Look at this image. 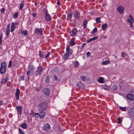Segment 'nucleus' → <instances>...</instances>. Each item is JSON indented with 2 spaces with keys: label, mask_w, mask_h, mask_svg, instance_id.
Wrapping results in <instances>:
<instances>
[{
  "label": "nucleus",
  "mask_w": 134,
  "mask_h": 134,
  "mask_svg": "<svg viewBox=\"0 0 134 134\" xmlns=\"http://www.w3.org/2000/svg\"><path fill=\"white\" fill-rule=\"evenodd\" d=\"M66 52L64 53L63 55V58L64 60H66L68 59L69 57L73 53V50L70 49L69 46H67L66 48Z\"/></svg>",
  "instance_id": "obj_1"
},
{
  "label": "nucleus",
  "mask_w": 134,
  "mask_h": 134,
  "mask_svg": "<svg viewBox=\"0 0 134 134\" xmlns=\"http://www.w3.org/2000/svg\"><path fill=\"white\" fill-rule=\"evenodd\" d=\"M34 66L31 64L29 65L28 66V70L27 71V75L28 76V80H29L30 78V75H32L34 72Z\"/></svg>",
  "instance_id": "obj_2"
},
{
  "label": "nucleus",
  "mask_w": 134,
  "mask_h": 134,
  "mask_svg": "<svg viewBox=\"0 0 134 134\" xmlns=\"http://www.w3.org/2000/svg\"><path fill=\"white\" fill-rule=\"evenodd\" d=\"M47 103L43 102L39 104L38 107V110L40 111L44 110L47 109Z\"/></svg>",
  "instance_id": "obj_3"
},
{
  "label": "nucleus",
  "mask_w": 134,
  "mask_h": 134,
  "mask_svg": "<svg viewBox=\"0 0 134 134\" xmlns=\"http://www.w3.org/2000/svg\"><path fill=\"white\" fill-rule=\"evenodd\" d=\"M43 70V67L41 66H38L36 69V72L35 73V76L41 75Z\"/></svg>",
  "instance_id": "obj_4"
},
{
  "label": "nucleus",
  "mask_w": 134,
  "mask_h": 134,
  "mask_svg": "<svg viewBox=\"0 0 134 134\" xmlns=\"http://www.w3.org/2000/svg\"><path fill=\"white\" fill-rule=\"evenodd\" d=\"M129 17L131 19H128L127 20V21L129 23V24L131 27H133V25L132 24L134 22V20L132 16L131 15H130Z\"/></svg>",
  "instance_id": "obj_5"
},
{
  "label": "nucleus",
  "mask_w": 134,
  "mask_h": 134,
  "mask_svg": "<svg viewBox=\"0 0 134 134\" xmlns=\"http://www.w3.org/2000/svg\"><path fill=\"white\" fill-rule=\"evenodd\" d=\"M129 115L131 117H134V108L132 107L130 108L128 111Z\"/></svg>",
  "instance_id": "obj_6"
},
{
  "label": "nucleus",
  "mask_w": 134,
  "mask_h": 134,
  "mask_svg": "<svg viewBox=\"0 0 134 134\" xmlns=\"http://www.w3.org/2000/svg\"><path fill=\"white\" fill-rule=\"evenodd\" d=\"M126 97L127 98L132 101L134 102V95L130 93L126 94Z\"/></svg>",
  "instance_id": "obj_7"
},
{
  "label": "nucleus",
  "mask_w": 134,
  "mask_h": 134,
  "mask_svg": "<svg viewBox=\"0 0 134 134\" xmlns=\"http://www.w3.org/2000/svg\"><path fill=\"white\" fill-rule=\"evenodd\" d=\"M124 10V7L122 6H119L117 8V10L120 14H122Z\"/></svg>",
  "instance_id": "obj_8"
},
{
  "label": "nucleus",
  "mask_w": 134,
  "mask_h": 134,
  "mask_svg": "<svg viewBox=\"0 0 134 134\" xmlns=\"http://www.w3.org/2000/svg\"><path fill=\"white\" fill-rule=\"evenodd\" d=\"M44 93L48 97L50 96V91L49 89L47 88H46L44 90Z\"/></svg>",
  "instance_id": "obj_9"
},
{
  "label": "nucleus",
  "mask_w": 134,
  "mask_h": 134,
  "mask_svg": "<svg viewBox=\"0 0 134 134\" xmlns=\"http://www.w3.org/2000/svg\"><path fill=\"white\" fill-rule=\"evenodd\" d=\"M50 126L49 124L44 125L43 127V129L44 131H47L50 129Z\"/></svg>",
  "instance_id": "obj_10"
},
{
  "label": "nucleus",
  "mask_w": 134,
  "mask_h": 134,
  "mask_svg": "<svg viewBox=\"0 0 134 134\" xmlns=\"http://www.w3.org/2000/svg\"><path fill=\"white\" fill-rule=\"evenodd\" d=\"M35 33L36 34H39L40 35H43V32L41 28L38 29L36 28L35 30Z\"/></svg>",
  "instance_id": "obj_11"
},
{
  "label": "nucleus",
  "mask_w": 134,
  "mask_h": 134,
  "mask_svg": "<svg viewBox=\"0 0 134 134\" xmlns=\"http://www.w3.org/2000/svg\"><path fill=\"white\" fill-rule=\"evenodd\" d=\"M22 107L21 106H17L16 107V109L17 111L20 115H21L22 114Z\"/></svg>",
  "instance_id": "obj_12"
},
{
  "label": "nucleus",
  "mask_w": 134,
  "mask_h": 134,
  "mask_svg": "<svg viewBox=\"0 0 134 134\" xmlns=\"http://www.w3.org/2000/svg\"><path fill=\"white\" fill-rule=\"evenodd\" d=\"M77 86L81 88L84 89L85 87L84 84L81 82H78L77 83Z\"/></svg>",
  "instance_id": "obj_13"
},
{
  "label": "nucleus",
  "mask_w": 134,
  "mask_h": 134,
  "mask_svg": "<svg viewBox=\"0 0 134 134\" xmlns=\"http://www.w3.org/2000/svg\"><path fill=\"white\" fill-rule=\"evenodd\" d=\"M8 77H6L5 78H3L2 79V80L1 81V83L2 84H5L8 81Z\"/></svg>",
  "instance_id": "obj_14"
},
{
  "label": "nucleus",
  "mask_w": 134,
  "mask_h": 134,
  "mask_svg": "<svg viewBox=\"0 0 134 134\" xmlns=\"http://www.w3.org/2000/svg\"><path fill=\"white\" fill-rule=\"evenodd\" d=\"M20 90L19 89H17L16 91L15 96H16V99L18 100L19 99V95L20 94Z\"/></svg>",
  "instance_id": "obj_15"
},
{
  "label": "nucleus",
  "mask_w": 134,
  "mask_h": 134,
  "mask_svg": "<svg viewBox=\"0 0 134 134\" xmlns=\"http://www.w3.org/2000/svg\"><path fill=\"white\" fill-rule=\"evenodd\" d=\"M6 68L0 67V73L1 74H4L6 72Z\"/></svg>",
  "instance_id": "obj_16"
},
{
  "label": "nucleus",
  "mask_w": 134,
  "mask_h": 134,
  "mask_svg": "<svg viewBox=\"0 0 134 134\" xmlns=\"http://www.w3.org/2000/svg\"><path fill=\"white\" fill-rule=\"evenodd\" d=\"M71 32L72 34H71V35L72 36L75 35L77 32L78 31L76 30V28H74L72 30Z\"/></svg>",
  "instance_id": "obj_17"
},
{
  "label": "nucleus",
  "mask_w": 134,
  "mask_h": 134,
  "mask_svg": "<svg viewBox=\"0 0 134 134\" xmlns=\"http://www.w3.org/2000/svg\"><path fill=\"white\" fill-rule=\"evenodd\" d=\"M45 114V113L44 111H42L39 114V117L41 119H43L44 117Z\"/></svg>",
  "instance_id": "obj_18"
},
{
  "label": "nucleus",
  "mask_w": 134,
  "mask_h": 134,
  "mask_svg": "<svg viewBox=\"0 0 134 134\" xmlns=\"http://www.w3.org/2000/svg\"><path fill=\"white\" fill-rule=\"evenodd\" d=\"M15 24L13 23L12 22L11 24L10 31L11 32H13L15 30Z\"/></svg>",
  "instance_id": "obj_19"
},
{
  "label": "nucleus",
  "mask_w": 134,
  "mask_h": 134,
  "mask_svg": "<svg viewBox=\"0 0 134 134\" xmlns=\"http://www.w3.org/2000/svg\"><path fill=\"white\" fill-rule=\"evenodd\" d=\"M45 54H46V52H44L41 51H39V55L41 58H44V57Z\"/></svg>",
  "instance_id": "obj_20"
},
{
  "label": "nucleus",
  "mask_w": 134,
  "mask_h": 134,
  "mask_svg": "<svg viewBox=\"0 0 134 134\" xmlns=\"http://www.w3.org/2000/svg\"><path fill=\"white\" fill-rule=\"evenodd\" d=\"M73 14V13L72 12H70V13H69L67 15V17L66 18V19L67 20H69L72 17V16Z\"/></svg>",
  "instance_id": "obj_21"
},
{
  "label": "nucleus",
  "mask_w": 134,
  "mask_h": 134,
  "mask_svg": "<svg viewBox=\"0 0 134 134\" xmlns=\"http://www.w3.org/2000/svg\"><path fill=\"white\" fill-rule=\"evenodd\" d=\"M74 38H72L71 40L70 43L69 44V46H73L76 43L74 41Z\"/></svg>",
  "instance_id": "obj_22"
},
{
  "label": "nucleus",
  "mask_w": 134,
  "mask_h": 134,
  "mask_svg": "<svg viewBox=\"0 0 134 134\" xmlns=\"http://www.w3.org/2000/svg\"><path fill=\"white\" fill-rule=\"evenodd\" d=\"M74 17L77 18H79L80 16V14L77 11H75V13L74 14Z\"/></svg>",
  "instance_id": "obj_23"
},
{
  "label": "nucleus",
  "mask_w": 134,
  "mask_h": 134,
  "mask_svg": "<svg viewBox=\"0 0 134 134\" xmlns=\"http://www.w3.org/2000/svg\"><path fill=\"white\" fill-rule=\"evenodd\" d=\"M45 19L46 21H49L51 20V17L50 15L48 14L45 15Z\"/></svg>",
  "instance_id": "obj_24"
},
{
  "label": "nucleus",
  "mask_w": 134,
  "mask_h": 134,
  "mask_svg": "<svg viewBox=\"0 0 134 134\" xmlns=\"http://www.w3.org/2000/svg\"><path fill=\"white\" fill-rule=\"evenodd\" d=\"M98 38L97 36L93 37L92 38L87 40V43H89L92 41L98 39Z\"/></svg>",
  "instance_id": "obj_25"
},
{
  "label": "nucleus",
  "mask_w": 134,
  "mask_h": 134,
  "mask_svg": "<svg viewBox=\"0 0 134 134\" xmlns=\"http://www.w3.org/2000/svg\"><path fill=\"white\" fill-rule=\"evenodd\" d=\"M1 67H0L6 68L7 67V64L4 62H2L1 64Z\"/></svg>",
  "instance_id": "obj_26"
},
{
  "label": "nucleus",
  "mask_w": 134,
  "mask_h": 134,
  "mask_svg": "<svg viewBox=\"0 0 134 134\" xmlns=\"http://www.w3.org/2000/svg\"><path fill=\"white\" fill-rule=\"evenodd\" d=\"M20 127L24 129H25L27 127V125L26 123H23L20 125Z\"/></svg>",
  "instance_id": "obj_27"
},
{
  "label": "nucleus",
  "mask_w": 134,
  "mask_h": 134,
  "mask_svg": "<svg viewBox=\"0 0 134 134\" xmlns=\"http://www.w3.org/2000/svg\"><path fill=\"white\" fill-rule=\"evenodd\" d=\"M88 21L86 19L83 22V27L85 29L86 28V25Z\"/></svg>",
  "instance_id": "obj_28"
},
{
  "label": "nucleus",
  "mask_w": 134,
  "mask_h": 134,
  "mask_svg": "<svg viewBox=\"0 0 134 134\" xmlns=\"http://www.w3.org/2000/svg\"><path fill=\"white\" fill-rule=\"evenodd\" d=\"M110 63V60H107L106 61H103L102 62V64L103 65H107L108 64H109Z\"/></svg>",
  "instance_id": "obj_29"
},
{
  "label": "nucleus",
  "mask_w": 134,
  "mask_h": 134,
  "mask_svg": "<svg viewBox=\"0 0 134 134\" xmlns=\"http://www.w3.org/2000/svg\"><path fill=\"white\" fill-rule=\"evenodd\" d=\"M103 80L104 79L103 77H100L99 78L98 81L99 82L102 83L104 82Z\"/></svg>",
  "instance_id": "obj_30"
},
{
  "label": "nucleus",
  "mask_w": 134,
  "mask_h": 134,
  "mask_svg": "<svg viewBox=\"0 0 134 134\" xmlns=\"http://www.w3.org/2000/svg\"><path fill=\"white\" fill-rule=\"evenodd\" d=\"M107 24L106 23H105L102 25V30H104L105 29L106 27H107Z\"/></svg>",
  "instance_id": "obj_31"
},
{
  "label": "nucleus",
  "mask_w": 134,
  "mask_h": 134,
  "mask_svg": "<svg viewBox=\"0 0 134 134\" xmlns=\"http://www.w3.org/2000/svg\"><path fill=\"white\" fill-rule=\"evenodd\" d=\"M113 90L115 91H116L118 90V87L116 85H114L112 86Z\"/></svg>",
  "instance_id": "obj_32"
},
{
  "label": "nucleus",
  "mask_w": 134,
  "mask_h": 134,
  "mask_svg": "<svg viewBox=\"0 0 134 134\" xmlns=\"http://www.w3.org/2000/svg\"><path fill=\"white\" fill-rule=\"evenodd\" d=\"M18 13L17 12L15 13L13 15V17L14 19H15L18 17Z\"/></svg>",
  "instance_id": "obj_33"
},
{
  "label": "nucleus",
  "mask_w": 134,
  "mask_h": 134,
  "mask_svg": "<svg viewBox=\"0 0 134 134\" xmlns=\"http://www.w3.org/2000/svg\"><path fill=\"white\" fill-rule=\"evenodd\" d=\"M119 108L120 110L123 111L126 110V107H119Z\"/></svg>",
  "instance_id": "obj_34"
},
{
  "label": "nucleus",
  "mask_w": 134,
  "mask_h": 134,
  "mask_svg": "<svg viewBox=\"0 0 134 134\" xmlns=\"http://www.w3.org/2000/svg\"><path fill=\"white\" fill-rule=\"evenodd\" d=\"M24 6V4L23 3H21L19 5V9L20 10H21Z\"/></svg>",
  "instance_id": "obj_35"
},
{
  "label": "nucleus",
  "mask_w": 134,
  "mask_h": 134,
  "mask_svg": "<svg viewBox=\"0 0 134 134\" xmlns=\"http://www.w3.org/2000/svg\"><path fill=\"white\" fill-rule=\"evenodd\" d=\"M96 22L97 23H99L101 22L100 18V17L97 18H96Z\"/></svg>",
  "instance_id": "obj_36"
},
{
  "label": "nucleus",
  "mask_w": 134,
  "mask_h": 134,
  "mask_svg": "<svg viewBox=\"0 0 134 134\" xmlns=\"http://www.w3.org/2000/svg\"><path fill=\"white\" fill-rule=\"evenodd\" d=\"M45 82L47 83H48L50 81H49V76H47L46 78L45 79Z\"/></svg>",
  "instance_id": "obj_37"
},
{
  "label": "nucleus",
  "mask_w": 134,
  "mask_h": 134,
  "mask_svg": "<svg viewBox=\"0 0 134 134\" xmlns=\"http://www.w3.org/2000/svg\"><path fill=\"white\" fill-rule=\"evenodd\" d=\"M74 64L75 67L77 68L79 65V63L77 61H76L74 63Z\"/></svg>",
  "instance_id": "obj_38"
},
{
  "label": "nucleus",
  "mask_w": 134,
  "mask_h": 134,
  "mask_svg": "<svg viewBox=\"0 0 134 134\" xmlns=\"http://www.w3.org/2000/svg\"><path fill=\"white\" fill-rule=\"evenodd\" d=\"M27 33V31L26 30L23 31L22 32V34H23L24 36H26Z\"/></svg>",
  "instance_id": "obj_39"
},
{
  "label": "nucleus",
  "mask_w": 134,
  "mask_h": 134,
  "mask_svg": "<svg viewBox=\"0 0 134 134\" xmlns=\"http://www.w3.org/2000/svg\"><path fill=\"white\" fill-rule=\"evenodd\" d=\"M19 132L20 134H25V133L22 131L21 129L19 128L18 129Z\"/></svg>",
  "instance_id": "obj_40"
},
{
  "label": "nucleus",
  "mask_w": 134,
  "mask_h": 134,
  "mask_svg": "<svg viewBox=\"0 0 134 134\" xmlns=\"http://www.w3.org/2000/svg\"><path fill=\"white\" fill-rule=\"evenodd\" d=\"M97 32V27H95L92 31V34L94 33Z\"/></svg>",
  "instance_id": "obj_41"
},
{
  "label": "nucleus",
  "mask_w": 134,
  "mask_h": 134,
  "mask_svg": "<svg viewBox=\"0 0 134 134\" xmlns=\"http://www.w3.org/2000/svg\"><path fill=\"white\" fill-rule=\"evenodd\" d=\"M10 32V30H6L5 32L6 35L8 37L9 35Z\"/></svg>",
  "instance_id": "obj_42"
},
{
  "label": "nucleus",
  "mask_w": 134,
  "mask_h": 134,
  "mask_svg": "<svg viewBox=\"0 0 134 134\" xmlns=\"http://www.w3.org/2000/svg\"><path fill=\"white\" fill-rule=\"evenodd\" d=\"M12 61L10 60L9 62V64L8 66V67L9 68H10L12 66Z\"/></svg>",
  "instance_id": "obj_43"
},
{
  "label": "nucleus",
  "mask_w": 134,
  "mask_h": 134,
  "mask_svg": "<svg viewBox=\"0 0 134 134\" xmlns=\"http://www.w3.org/2000/svg\"><path fill=\"white\" fill-rule=\"evenodd\" d=\"M45 15L48 14V12L47 9L46 8H44L43 9Z\"/></svg>",
  "instance_id": "obj_44"
},
{
  "label": "nucleus",
  "mask_w": 134,
  "mask_h": 134,
  "mask_svg": "<svg viewBox=\"0 0 134 134\" xmlns=\"http://www.w3.org/2000/svg\"><path fill=\"white\" fill-rule=\"evenodd\" d=\"M81 78L83 81H85L86 80V78L83 76L81 77Z\"/></svg>",
  "instance_id": "obj_45"
},
{
  "label": "nucleus",
  "mask_w": 134,
  "mask_h": 134,
  "mask_svg": "<svg viewBox=\"0 0 134 134\" xmlns=\"http://www.w3.org/2000/svg\"><path fill=\"white\" fill-rule=\"evenodd\" d=\"M121 119L120 118H119L118 119V121L117 123L118 124H120V123L121 122Z\"/></svg>",
  "instance_id": "obj_46"
},
{
  "label": "nucleus",
  "mask_w": 134,
  "mask_h": 134,
  "mask_svg": "<svg viewBox=\"0 0 134 134\" xmlns=\"http://www.w3.org/2000/svg\"><path fill=\"white\" fill-rule=\"evenodd\" d=\"M10 24H8L7 25V27L6 28V30H10Z\"/></svg>",
  "instance_id": "obj_47"
},
{
  "label": "nucleus",
  "mask_w": 134,
  "mask_h": 134,
  "mask_svg": "<svg viewBox=\"0 0 134 134\" xmlns=\"http://www.w3.org/2000/svg\"><path fill=\"white\" fill-rule=\"evenodd\" d=\"M50 53L49 52H48L47 53V54L45 56V59H46L47 58H48L49 57L50 55Z\"/></svg>",
  "instance_id": "obj_48"
},
{
  "label": "nucleus",
  "mask_w": 134,
  "mask_h": 134,
  "mask_svg": "<svg viewBox=\"0 0 134 134\" xmlns=\"http://www.w3.org/2000/svg\"><path fill=\"white\" fill-rule=\"evenodd\" d=\"M90 54H91V53L90 52H87V53H86V54L87 57V58H88L89 57V55H90Z\"/></svg>",
  "instance_id": "obj_49"
},
{
  "label": "nucleus",
  "mask_w": 134,
  "mask_h": 134,
  "mask_svg": "<svg viewBox=\"0 0 134 134\" xmlns=\"http://www.w3.org/2000/svg\"><path fill=\"white\" fill-rule=\"evenodd\" d=\"M35 116L36 118H38V117H39V114L37 113H35Z\"/></svg>",
  "instance_id": "obj_50"
},
{
  "label": "nucleus",
  "mask_w": 134,
  "mask_h": 134,
  "mask_svg": "<svg viewBox=\"0 0 134 134\" xmlns=\"http://www.w3.org/2000/svg\"><path fill=\"white\" fill-rule=\"evenodd\" d=\"M125 55V53L124 52L121 53V57H124Z\"/></svg>",
  "instance_id": "obj_51"
},
{
  "label": "nucleus",
  "mask_w": 134,
  "mask_h": 134,
  "mask_svg": "<svg viewBox=\"0 0 134 134\" xmlns=\"http://www.w3.org/2000/svg\"><path fill=\"white\" fill-rule=\"evenodd\" d=\"M25 77L24 76H22L20 77V80H24Z\"/></svg>",
  "instance_id": "obj_52"
},
{
  "label": "nucleus",
  "mask_w": 134,
  "mask_h": 134,
  "mask_svg": "<svg viewBox=\"0 0 134 134\" xmlns=\"http://www.w3.org/2000/svg\"><path fill=\"white\" fill-rule=\"evenodd\" d=\"M32 15L33 17H35L36 16V15L35 13H32Z\"/></svg>",
  "instance_id": "obj_53"
},
{
  "label": "nucleus",
  "mask_w": 134,
  "mask_h": 134,
  "mask_svg": "<svg viewBox=\"0 0 134 134\" xmlns=\"http://www.w3.org/2000/svg\"><path fill=\"white\" fill-rule=\"evenodd\" d=\"M86 44L85 43H83L82 44V45H81V47L82 48H83L84 46L86 45Z\"/></svg>",
  "instance_id": "obj_54"
},
{
  "label": "nucleus",
  "mask_w": 134,
  "mask_h": 134,
  "mask_svg": "<svg viewBox=\"0 0 134 134\" xmlns=\"http://www.w3.org/2000/svg\"><path fill=\"white\" fill-rule=\"evenodd\" d=\"M53 77H54V79L56 81L57 80V77L56 75H54V76Z\"/></svg>",
  "instance_id": "obj_55"
},
{
  "label": "nucleus",
  "mask_w": 134,
  "mask_h": 134,
  "mask_svg": "<svg viewBox=\"0 0 134 134\" xmlns=\"http://www.w3.org/2000/svg\"><path fill=\"white\" fill-rule=\"evenodd\" d=\"M5 10V9L4 8H2L1 10V12L2 13H3Z\"/></svg>",
  "instance_id": "obj_56"
},
{
  "label": "nucleus",
  "mask_w": 134,
  "mask_h": 134,
  "mask_svg": "<svg viewBox=\"0 0 134 134\" xmlns=\"http://www.w3.org/2000/svg\"><path fill=\"white\" fill-rule=\"evenodd\" d=\"M3 37V34L1 33L0 35V39H2Z\"/></svg>",
  "instance_id": "obj_57"
},
{
  "label": "nucleus",
  "mask_w": 134,
  "mask_h": 134,
  "mask_svg": "<svg viewBox=\"0 0 134 134\" xmlns=\"http://www.w3.org/2000/svg\"><path fill=\"white\" fill-rule=\"evenodd\" d=\"M57 4L59 6L60 4V2L59 1L57 2Z\"/></svg>",
  "instance_id": "obj_58"
},
{
  "label": "nucleus",
  "mask_w": 134,
  "mask_h": 134,
  "mask_svg": "<svg viewBox=\"0 0 134 134\" xmlns=\"http://www.w3.org/2000/svg\"><path fill=\"white\" fill-rule=\"evenodd\" d=\"M104 89L106 90H108V89L107 88L106 86H104Z\"/></svg>",
  "instance_id": "obj_59"
},
{
  "label": "nucleus",
  "mask_w": 134,
  "mask_h": 134,
  "mask_svg": "<svg viewBox=\"0 0 134 134\" xmlns=\"http://www.w3.org/2000/svg\"><path fill=\"white\" fill-rule=\"evenodd\" d=\"M31 111L32 113H30V115H32L33 114V113H34V112L33 111V110H31Z\"/></svg>",
  "instance_id": "obj_60"
},
{
  "label": "nucleus",
  "mask_w": 134,
  "mask_h": 134,
  "mask_svg": "<svg viewBox=\"0 0 134 134\" xmlns=\"http://www.w3.org/2000/svg\"><path fill=\"white\" fill-rule=\"evenodd\" d=\"M2 39H0V45H1L2 43Z\"/></svg>",
  "instance_id": "obj_61"
},
{
  "label": "nucleus",
  "mask_w": 134,
  "mask_h": 134,
  "mask_svg": "<svg viewBox=\"0 0 134 134\" xmlns=\"http://www.w3.org/2000/svg\"><path fill=\"white\" fill-rule=\"evenodd\" d=\"M3 103V101H2L0 100V106L2 105Z\"/></svg>",
  "instance_id": "obj_62"
},
{
  "label": "nucleus",
  "mask_w": 134,
  "mask_h": 134,
  "mask_svg": "<svg viewBox=\"0 0 134 134\" xmlns=\"http://www.w3.org/2000/svg\"><path fill=\"white\" fill-rule=\"evenodd\" d=\"M102 38H103L104 39H105L107 38V36H104V37H102Z\"/></svg>",
  "instance_id": "obj_63"
},
{
  "label": "nucleus",
  "mask_w": 134,
  "mask_h": 134,
  "mask_svg": "<svg viewBox=\"0 0 134 134\" xmlns=\"http://www.w3.org/2000/svg\"><path fill=\"white\" fill-rule=\"evenodd\" d=\"M18 24V22H16V23H15V24L17 25Z\"/></svg>",
  "instance_id": "obj_64"
}]
</instances>
